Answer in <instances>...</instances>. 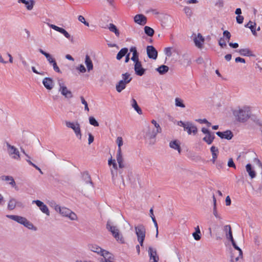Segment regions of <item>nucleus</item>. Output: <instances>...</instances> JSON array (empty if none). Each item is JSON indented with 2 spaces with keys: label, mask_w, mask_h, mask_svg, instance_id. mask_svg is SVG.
Listing matches in <instances>:
<instances>
[{
  "label": "nucleus",
  "mask_w": 262,
  "mask_h": 262,
  "mask_svg": "<svg viewBox=\"0 0 262 262\" xmlns=\"http://www.w3.org/2000/svg\"><path fill=\"white\" fill-rule=\"evenodd\" d=\"M233 114L237 121L245 122L250 118L251 112L249 106L245 105L234 110Z\"/></svg>",
  "instance_id": "obj_1"
},
{
  "label": "nucleus",
  "mask_w": 262,
  "mask_h": 262,
  "mask_svg": "<svg viewBox=\"0 0 262 262\" xmlns=\"http://www.w3.org/2000/svg\"><path fill=\"white\" fill-rule=\"evenodd\" d=\"M144 137L149 141V143L154 144L155 142V138L158 133H156L155 128L147 125L143 129Z\"/></svg>",
  "instance_id": "obj_2"
},
{
  "label": "nucleus",
  "mask_w": 262,
  "mask_h": 262,
  "mask_svg": "<svg viewBox=\"0 0 262 262\" xmlns=\"http://www.w3.org/2000/svg\"><path fill=\"white\" fill-rule=\"evenodd\" d=\"M178 125L183 127L184 130H186L188 135H195L198 132L196 126L190 122H184L180 121L178 122Z\"/></svg>",
  "instance_id": "obj_3"
},
{
  "label": "nucleus",
  "mask_w": 262,
  "mask_h": 262,
  "mask_svg": "<svg viewBox=\"0 0 262 262\" xmlns=\"http://www.w3.org/2000/svg\"><path fill=\"white\" fill-rule=\"evenodd\" d=\"M106 229L113 234L115 239L121 243H124V239L120 233L119 229L116 227L111 225L110 222L108 221L106 224Z\"/></svg>",
  "instance_id": "obj_4"
},
{
  "label": "nucleus",
  "mask_w": 262,
  "mask_h": 262,
  "mask_svg": "<svg viewBox=\"0 0 262 262\" xmlns=\"http://www.w3.org/2000/svg\"><path fill=\"white\" fill-rule=\"evenodd\" d=\"M117 164L116 163V162H114L113 163V167L111 169L112 180L115 185H118L120 188H122L125 186L124 180H123L122 177H121L120 178H119L118 180H116V179L115 178V176H117Z\"/></svg>",
  "instance_id": "obj_5"
},
{
  "label": "nucleus",
  "mask_w": 262,
  "mask_h": 262,
  "mask_svg": "<svg viewBox=\"0 0 262 262\" xmlns=\"http://www.w3.org/2000/svg\"><path fill=\"white\" fill-rule=\"evenodd\" d=\"M66 125L67 127L71 128L73 130L76 137L79 139H81L82 134L81 132L80 124L77 122H70L66 121L65 122Z\"/></svg>",
  "instance_id": "obj_6"
},
{
  "label": "nucleus",
  "mask_w": 262,
  "mask_h": 262,
  "mask_svg": "<svg viewBox=\"0 0 262 262\" xmlns=\"http://www.w3.org/2000/svg\"><path fill=\"white\" fill-rule=\"evenodd\" d=\"M59 209L58 212L63 216H66L70 219L72 221H75L77 220V215L70 209L64 207H58Z\"/></svg>",
  "instance_id": "obj_7"
},
{
  "label": "nucleus",
  "mask_w": 262,
  "mask_h": 262,
  "mask_svg": "<svg viewBox=\"0 0 262 262\" xmlns=\"http://www.w3.org/2000/svg\"><path fill=\"white\" fill-rule=\"evenodd\" d=\"M58 84L59 86V91L60 92L61 94L63 96L68 99H70L73 97L72 92L68 89L62 80L58 79Z\"/></svg>",
  "instance_id": "obj_8"
},
{
  "label": "nucleus",
  "mask_w": 262,
  "mask_h": 262,
  "mask_svg": "<svg viewBox=\"0 0 262 262\" xmlns=\"http://www.w3.org/2000/svg\"><path fill=\"white\" fill-rule=\"evenodd\" d=\"M7 151L9 155L13 159L19 160L20 159L19 152L15 146L10 145L9 143H6Z\"/></svg>",
  "instance_id": "obj_9"
},
{
  "label": "nucleus",
  "mask_w": 262,
  "mask_h": 262,
  "mask_svg": "<svg viewBox=\"0 0 262 262\" xmlns=\"http://www.w3.org/2000/svg\"><path fill=\"white\" fill-rule=\"evenodd\" d=\"M88 247L89 250L96 253L97 254L102 256H104L105 254L108 252L96 244H89Z\"/></svg>",
  "instance_id": "obj_10"
},
{
  "label": "nucleus",
  "mask_w": 262,
  "mask_h": 262,
  "mask_svg": "<svg viewBox=\"0 0 262 262\" xmlns=\"http://www.w3.org/2000/svg\"><path fill=\"white\" fill-rule=\"evenodd\" d=\"M135 228L137 238L145 237L146 229L143 224H139L136 226Z\"/></svg>",
  "instance_id": "obj_11"
},
{
  "label": "nucleus",
  "mask_w": 262,
  "mask_h": 262,
  "mask_svg": "<svg viewBox=\"0 0 262 262\" xmlns=\"http://www.w3.org/2000/svg\"><path fill=\"white\" fill-rule=\"evenodd\" d=\"M16 206L23 207L24 205L21 202L17 201L15 199L13 198H10L8 203L7 209L9 210H13Z\"/></svg>",
  "instance_id": "obj_12"
},
{
  "label": "nucleus",
  "mask_w": 262,
  "mask_h": 262,
  "mask_svg": "<svg viewBox=\"0 0 262 262\" xmlns=\"http://www.w3.org/2000/svg\"><path fill=\"white\" fill-rule=\"evenodd\" d=\"M49 26L54 30L62 33L67 38L70 39L71 41L73 40V37L65 29L53 24H49Z\"/></svg>",
  "instance_id": "obj_13"
},
{
  "label": "nucleus",
  "mask_w": 262,
  "mask_h": 262,
  "mask_svg": "<svg viewBox=\"0 0 262 262\" xmlns=\"http://www.w3.org/2000/svg\"><path fill=\"white\" fill-rule=\"evenodd\" d=\"M32 203H35L43 213H45L47 215H50V211L47 206L42 202L39 200H34Z\"/></svg>",
  "instance_id": "obj_14"
},
{
  "label": "nucleus",
  "mask_w": 262,
  "mask_h": 262,
  "mask_svg": "<svg viewBox=\"0 0 262 262\" xmlns=\"http://www.w3.org/2000/svg\"><path fill=\"white\" fill-rule=\"evenodd\" d=\"M148 57L152 59H156L158 56V52L152 46H148L146 48Z\"/></svg>",
  "instance_id": "obj_15"
},
{
  "label": "nucleus",
  "mask_w": 262,
  "mask_h": 262,
  "mask_svg": "<svg viewBox=\"0 0 262 262\" xmlns=\"http://www.w3.org/2000/svg\"><path fill=\"white\" fill-rule=\"evenodd\" d=\"M193 41L195 46L199 49H201L204 43L205 39L200 33H198L197 36L194 38Z\"/></svg>",
  "instance_id": "obj_16"
},
{
  "label": "nucleus",
  "mask_w": 262,
  "mask_h": 262,
  "mask_svg": "<svg viewBox=\"0 0 262 262\" xmlns=\"http://www.w3.org/2000/svg\"><path fill=\"white\" fill-rule=\"evenodd\" d=\"M216 135L222 139H226L227 140H230L233 137L232 133L228 130L223 132H217L216 133Z\"/></svg>",
  "instance_id": "obj_17"
},
{
  "label": "nucleus",
  "mask_w": 262,
  "mask_h": 262,
  "mask_svg": "<svg viewBox=\"0 0 262 262\" xmlns=\"http://www.w3.org/2000/svg\"><path fill=\"white\" fill-rule=\"evenodd\" d=\"M134 69L135 73L138 76H142L145 73V69L142 67L141 62L137 61L135 63Z\"/></svg>",
  "instance_id": "obj_18"
},
{
  "label": "nucleus",
  "mask_w": 262,
  "mask_h": 262,
  "mask_svg": "<svg viewBox=\"0 0 262 262\" xmlns=\"http://www.w3.org/2000/svg\"><path fill=\"white\" fill-rule=\"evenodd\" d=\"M44 86L49 90H51L54 86V81L51 78L46 77L42 80Z\"/></svg>",
  "instance_id": "obj_19"
},
{
  "label": "nucleus",
  "mask_w": 262,
  "mask_h": 262,
  "mask_svg": "<svg viewBox=\"0 0 262 262\" xmlns=\"http://www.w3.org/2000/svg\"><path fill=\"white\" fill-rule=\"evenodd\" d=\"M148 254L150 257V259L152 260L151 262H158L159 260V257L157 255V251L152 247H149L148 250Z\"/></svg>",
  "instance_id": "obj_20"
},
{
  "label": "nucleus",
  "mask_w": 262,
  "mask_h": 262,
  "mask_svg": "<svg viewBox=\"0 0 262 262\" xmlns=\"http://www.w3.org/2000/svg\"><path fill=\"white\" fill-rule=\"evenodd\" d=\"M6 217L21 225L24 224L26 220V218L25 217L16 215H7Z\"/></svg>",
  "instance_id": "obj_21"
},
{
  "label": "nucleus",
  "mask_w": 262,
  "mask_h": 262,
  "mask_svg": "<svg viewBox=\"0 0 262 262\" xmlns=\"http://www.w3.org/2000/svg\"><path fill=\"white\" fill-rule=\"evenodd\" d=\"M134 21L139 25H144L146 23V17L143 14H137L134 17Z\"/></svg>",
  "instance_id": "obj_22"
},
{
  "label": "nucleus",
  "mask_w": 262,
  "mask_h": 262,
  "mask_svg": "<svg viewBox=\"0 0 262 262\" xmlns=\"http://www.w3.org/2000/svg\"><path fill=\"white\" fill-rule=\"evenodd\" d=\"M2 178L3 180L8 182V183L9 185H10L12 187H14L16 189H17V187L16 186V183L12 176H4Z\"/></svg>",
  "instance_id": "obj_23"
},
{
  "label": "nucleus",
  "mask_w": 262,
  "mask_h": 262,
  "mask_svg": "<svg viewBox=\"0 0 262 262\" xmlns=\"http://www.w3.org/2000/svg\"><path fill=\"white\" fill-rule=\"evenodd\" d=\"M238 52L242 56L253 57L255 56V55L253 54L252 52L248 48L241 49L238 51Z\"/></svg>",
  "instance_id": "obj_24"
},
{
  "label": "nucleus",
  "mask_w": 262,
  "mask_h": 262,
  "mask_svg": "<svg viewBox=\"0 0 262 262\" xmlns=\"http://www.w3.org/2000/svg\"><path fill=\"white\" fill-rule=\"evenodd\" d=\"M214 138L215 136L214 133L211 132L208 134H206V136L203 138V140L209 145L212 143Z\"/></svg>",
  "instance_id": "obj_25"
},
{
  "label": "nucleus",
  "mask_w": 262,
  "mask_h": 262,
  "mask_svg": "<svg viewBox=\"0 0 262 262\" xmlns=\"http://www.w3.org/2000/svg\"><path fill=\"white\" fill-rule=\"evenodd\" d=\"M38 51L46 57L47 60L51 64L54 63L55 61H56L52 57L51 55H50L49 53L45 52L41 49H39Z\"/></svg>",
  "instance_id": "obj_26"
},
{
  "label": "nucleus",
  "mask_w": 262,
  "mask_h": 262,
  "mask_svg": "<svg viewBox=\"0 0 262 262\" xmlns=\"http://www.w3.org/2000/svg\"><path fill=\"white\" fill-rule=\"evenodd\" d=\"M246 169L248 173L249 176L251 179H253L256 176V172L252 168V165L250 164H247L246 166Z\"/></svg>",
  "instance_id": "obj_27"
},
{
  "label": "nucleus",
  "mask_w": 262,
  "mask_h": 262,
  "mask_svg": "<svg viewBox=\"0 0 262 262\" xmlns=\"http://www.w3.org/2000/svg\"><path fill=\"white\" fill-rule=\"evenodd\" d=\"M84 62L89 72L93 69V64L92 61L88 55L85 56Z\"/></svg>",
  "instance_id": "obj_28"
},
{
  "label": "nucleus",
  "mask_w": 262,
  "mask_h": 262,
  "mask_svg": "<svg viewBox=\"0 0 262 262\" xmlns=\"http://www.w3.org/2000/svg\"><path fill=\"white\" fill-rule=\"evenodd\" d=\"M243 257V251H240L239 254L237 255H235V253L232 252L230 262H238L239 259H242Z\"/></svg>",
  "instance_id": "obj_29"
},
{
  "label": "nucleus",
  "mask_w": 262,
  "mask_h": 262,
  "mask_svg": "<svg viewBox=\"0 0 262 262\" xmlns=\"http://www.w3.org/2000/svg\"><path fill=\"white\" fill-rule=\"evenodd\" d=\"M210 151L211 152L212 156V161L213 163H214L217 158L219 149L217 147H215L214 146H212L210 148Z\"/></svg>",
  "instance_id": "obj_30"
},
{
  "label": "nucleus",
  "mask_w": 262,
  "mask_h": 262,
  "mask_svg": "<svg viewBox=\"0 0 262 262\" xmlns=\"http://www.w3.org/2000/svg\"><path fill=\"white\" fill-rule=\"evenodd\" d=\"M83 179L85 182V183L87 184H89L90 188H92L93 187V182L91 180V177L90 174L88 172H84L82 174Z\"/></svg>",
  "instance_id": "obj_31"
},
{
  "label": "nucleus",
  "mask_w": 262,
  "mask_h": 262,
  "mask_svg": "<svg viewBox=\"0 0 262 262\" xmlns=\"http://www.w3.org/2000/svg\"><path fill=\"white\" fill-rule=\"evenodd\" d=\"M156 70L161 75H163L167 73L169 70V67L165 65H162L157 68Z\"/></svg>",
  "instance_id": "obj_32"
},
{
  "label": "nucleus",
  "mask_w": 262,
  "mask_h": 262,
  "mask_svg": "<svg viewBox=\"0 0 262 262\" xmlns=\"http://www.w3.org/2000/svg\"><path fill=\"white\" fill-rule=\"evenodd\" d=\"M126 84L124 83L123 81H119L116 85V91L118 93H120L126 88Z\"/></svg>",
  "instance_id": "obj_33"
},
{
  "label": "nucleus",
  "mask_w": 262,
  "mask_h": 262,
  "mask_svg": "<svg viewBox=\"0 0 262 262\" xmlns=\"http://www.w3.org/2000/svg\"><path fill=\"white\" fill-rule=\"evenodd\" d=\"M25 227L29 229L33 230V231H36L37 228L35 227L33 224L30 222L29 221H28L27 219L24 222V224H23Z\"/></svg>",
  "instance_id": "obj_34"
},
{
  "label": "nucleus",
  "mask_w": 262,
  "mask_h": 262,
  "mask_svg": "<svg viewBox=\"0 0 262 262\" xmlns=\"http://www.w3.org/2000/svg\"><path fill=\"white\" fill-rule=\"evenodd\" d=\"M169 146L172 148L177 150L179 153L181 152L180 144L177 140L171 141L169 143Z\"/></svg>",
  "instance_id": "obj_35"
},
{
  "label": "nucleus",
  "mask_w": 262,
  "mask_h": 262,
  "mask_svg": "<svg viewBox=\"0 0 262 262\" xmlns=\"http://www.w3.org/2000/svg\"><path fill=\"white\" fill-rule=\"evenodd\" d=\"M131 105L135 110L139 114H142V110L138 106L136 100L135 99H132L131 100Z\"/></svg>",
  "instance_id": "obj_36"
},
{
  "label": "nucleus",
  "mask_w": 262,
  "mask_h": 262,
  "mask_svg": "<svg viewBox=\"0 0 262 262\" xmlns=\"http://www.w3.org/2000/svg\"><path fill=\"white\" fill-rule=\"evenodd\" d=\"M128 52V49L124 48L121 49V50L118 53L116 58L117 60H120L123 56H124Z\"/></svg>",
  "instance_id": "obj_37"
},
{
  "label": "nucleus",
  "mask_w": 262,
  "mask_h": 262,
  "mask_svg": "<svg viewBox=\"0 0 262 262\" xmlns=\"http://www.w3.org/2000/svg\"><path fill=\"white\" fill-rule=\"evenodd\" d=\"M122 79L120 81H123V82L126 84L130 82L132 80V78L130 77V74L128 73H126L125 74H123L122 75Z\"/></svg>",
  "instance_id": "obj_38"
},
{
  "label": "nucleus",
  "mask_w": 262,
  "mask_h": 262,
  "mask_svg": "<svg viewBox=\"0 0 262 262\" xmlns=\"http://www.w3.org/2000/svg\"><path fill=\"white\" fill-rule=\"evenodd\" d=\"M108 29L110 31L114 32L117 36L118 37L119 36L120 32L115 25L113 24H110Z\"/></svg>",
  "instance_id": "obj_39"
},
{
  "label": "nucleus",
  "mask_w": 262,
  "mask_h": 262,
  "mask_svg": "<svg viewBox=\"0 0 262 262\" xmlns=\"http://www.w3.org/2000/svg\"><path fill=\"white\" fill-rule=\"evenodd\" d=\"M174 102H175V105L176 106L180 107H182V108L185 107V105L183 103V100L182 99L177 97L175 98Z\"/></svg>",
  "instance_id": "obj_40"
},
{
  "label": "nucleus",
  "mask_w": 262,
  "mask_h": 262,
  "mask_svg": "<svg viewBox=\"0 0 262 262\" xmlns=\"http://www.w3.org/2000/svg\"><path fill=\"white\" fill-rule=\"evenodd\" d=\"M23 4L26 5L27 9L28 10H31L33 8V6L34 5V1L33 0H30V1L25 0V1L23 2Z\"/></svg>",
  "instance_id": "obj_41"
},
{
  "label": "nucleus",
  "mask_w": 262,
  "mask_h": 262,
  "mask_svg": "<svg viewBox=\"0 0 262 262\" xmlns=\"http://www.w3.org/2000/svg\"><path fill=\"white\" fill-rule=\"evenodd\" d=\"M144 32L145 34L149 36H152L154 34V29L148 26H145L144 27Z\"/></svg>",
  "instance_id": "obj_42"
},
{
  "label": "nucleus",
  "mask_w": 262,
  "mask_h": 262,
  "mask_svg": "<svg viewBox=\"0 0 262 262\" xmlns=\"http://www.w3.org/2000/svg\"><path fill=\"white\" fill-rule=\"evenodd\" d=\"M151 123L154 125L155 126V128L156 130V133H161L162 132V128L161 127H160V125L159 123H158L156 121H155V120H152L151 121Z\"/></svg>",
  "instance_id": "obj_43"
},
{
  "label": "nucleus",
  "mask_w": 262,
  "mask_h": 262,
  "mask_svg": "<svg viewBox=\"0 0 262 262\" xmlns=\"http://www.w3.org/2000/svg\"><path fill=\"white\" fill-rule=\"evenodd\" d=\"M183 11L188 17H190L192 15V12L190 8L186 6L184 8Z\"/></svg>",
  "instance_id": "obj_44"
},
{
  "label": "nucleus",
  "mask_w": 262,
  "mask_h": 262,
  "mask_svg": "<svg viewBox=\"0 0 262 262\" xmlns=\"http://www.w3.org/2000/svg\"><path fill=\"white\" fill-rule=\"evenodd\" d=\"M231 242L232 243V244L233 247L236 250V251H233V252H234L235 253V255H238L239 252L240 251H242V250H241V249H240L239 248V247H238L237 246V245H236V243L235 242L234 240H233V241H232Z\"/></svg>",
  "instance_id": "obj_45"
},
{
  "label": "nucleus",
  "mask_w": 262,
  "mask_h": 262,
  "mask_svg": "<svg viewBox=\"0 0 262 262\" xmlns=\"http://www.w3.org/2000/svg\"><path fill=\"white\" fill-rule=\"evenodd\" d=\"M116 158L118 163L123 162V158L121 154V149H118Z\"/></svg>",
  "instance_id": "obj_46"
},
{
  "label": "nucleus",
  "mask_w": 262,
  "mask_h": 262,
  "mask_svg": "<svg viewBox=\"0 0 262 262\" xmlns=\"http://www.w3.org/2000/svg\"><path fill=\"white\" fill-rule=\"evenodd\" d=\"M89 122L90 124L93 125L94 126H98L99 123L95 119V118L93 117H89Z\"/></svg>",
  "instance_id": "obj_47"
},
{
  "label": "nucleus",
  "mask_w": 262,
  "mask_h": 262,
  "mask_svg": "<svg viewBox=\"0 0 262 262\" xmlns=\"http://www.w3.org/2000/svg\"><path fill=\"white\" fill-rule=\"evenodd\" d=\"M223 35L226 38L227 41L229 42V40L231 36L230 33L227 30L224 31L223 32Z\"/></svg>",
  "instance_id": "obj_48"
},
{
  "label": "nucleus",
  "mask_w": 262,
  "mask_h": 262,
  "mask_svg": "<svg viewBox=\"0 0 262 262\" xmlns=\"http://www.w3.org/2000/svg\"><path fill=\"white\" fill-rule=\"evenodd\" d=\"M80 99L81 103L84 105V110L88 112L89 111V108L88 107V104L87 102L85 100L84 97L83 96L80 97Z\"/></svg>",
  "instance_id": "obj_49"
},
{
  "label": "nucleus",
  "mask_w": 262,
  "mask_h": 262,
  "mask_svg": "<svg viewBox=\"0 0 262 262\" xmlns=\"http://www.w3.org/2000/svg\"><path fill=\"white\" fill-rule=\"evenodd\" d=\"M26 161L31 165L33 166L36 169L38 170L41 174H43L42 171L39 167H38L35 164L33 163L30 160L26 159Z\"/></svg>",
  "instance_id": "obj_50"
},
{
  "label": "nucleus",
  "mask_w": 262,
  "mask_h": 262,
  "mask_svg": "<svg viewBox=\"0 0 262 262\" xmlns=\"http://www.w3.org/2000/svg\"><path fill=\"white\" fill-rule=\"evenodd\" d=\"M219 45L221 48H224L227 46L226 43L224 38L221 37L219 40Z\"/></svg>",
  "instance_id": "obj_51"
},
{
  "label": "nucleus",
  "mask_w": 262,
  "mask_h": 262,
  "mask_svg": "<svg viewBox=\"0 0 262 262\" xmlns=\"http://www.w3.org/2000/svg\"><path fill=\"white\" fill-rule=\"evenodd\" d=\"M78 19L79 21L84 24L85 26L89 27V24L87 21H85L84 17L82 15H79L78 16Z\"/></svg>",
  "instance_id": "obj_52"
},
{
  "label": "nucleus",
  "mask_w": 262,
  "mask_h": 262,
  "mask_svg": "<svg viewBox=\"0 0 262 262\" xmlns=\"http://www.w3.org/2000/svg\"><path fill=\"white\" fill-rule=\"evenodd\" d=\"M116 142L118 146V149H121V146L123 145V139H122V137H118L117 138Z\"/></svg>",
  "instance_id": "obj_53"
},
{
  "label": "nucleus",
  "mask_w": 262,
  "mask_h": 262,
  "mask_svg": "<svg viewBox=\"0 0 262 262\" xmlns=\"http://www.w3.org/2000/svg\"><path fill=\"white\" fill-rule=\"evenodd\" d=\"M50 205L51 207L54 208V209L58 212L59 209L57 208L58 207H60L58 205H57L55 202L52 201L50 203Z\"/></svg>",
  "instance_id": "obj_54"
},
{
  "label": "nucleus",
  "mask_w": 262,
  "mask_h": 262,
  "mask_svg": "<svg viewBox=\"0 0 262 262\" xmlns=\"http://www.w3.org/2000/svg\"><path fill=\"white\" fill-rule=\"evenodd\" d=\"M76 69L81 73H85L86 72V69L83 64H80L76 68Z\"/></svg>",
  "instance_id": "obj_55"
},
{
  "label": "nucleus",
  "mask_w": 262,
  "mask_h": 262,
  "mask_svg": "<svg viewBox=\"0 0 262 262\" xmlns=\"http://www.w3.org/2000/svg\"><path fill=\"white\" fill-rule=\"evenodd\" d=\"M51 64L53 66V69L54 70V71H55L56 72L59 73H61V72L60 70L59 67L57 65V63H56V61H55L54 63H53Z\"/></svg>",
  "instance_id": "obj_56"
},
{
  "label": "nucleus",
  "mask_w": 262,
  "mask_h": 262,
  "mask_svg": "<svg viewBox=\"0 0 262 262\" xmlns=\"http://www.w3.org/2000/svg\"><path fill=\"white\" fill-rule=\"evenodd\" d=\"M131 60L133 61L135 63L139 61L138 58V53L133 54V56L131 58Z\"/></svg>",
  "instance_id": "obj_57"
},
{
  "label": "nucleus",
  "mask_w": 262,
  "mask_h": 262,
  "mask_svg": "<svg viewBox=\"0 0 262 262\" xmlns=\"http://www.w3.org/2000/svg\"><path fill=\"white\" fill-rule=\"evenodd\" d=\"M171 48L170 47H168L165 49V53L168 57H170L171 56Z\"/></svg>",
  "instance_id": "obj_58"
},
{
  "label": "nucleus",
  "mask_w": 262,
  "mask_h": 262,
  "mask_svg": "<svg viewBox=\"0 0 262 262\" xmlns=\"http://www.w3.org/2000/svg\"><path fill=\"white\" fill-rule=\"evenodd\" d=\"M228 166L229 167H233L234 168H236L235 165L233 161V159L232 158L229 159L228 162Z\"/></svg>",
  "instance_id": "obj_59"
},
{
  "label": "nucleus",
  "mask_w": 262,
  "mask_h": 262,
  "mask_svg": "<svg viewBox=\"0 0 262 262\" xmlns=\"http://www.w3.org/2000/svg\"><path fill=\"white\" fill-rule=\"evenodd\" d=\"M255 26H256V23H254V25H251L249 27V28L250 29L252 34L254 35H256V30H255Z\"/></svg>",
  "instance_id": "obj_60"
},
{
  "label": "nucleus",
  "mask_w": 262,
  "mask_h": 262,
  "mask_svg": "<svg viewBox=\"0 0 262 262\" xmlns=\"http://www.w3.org/2000/svg\"><path fill=\"white\" fill-rule=\"evenodd\" d=\"M192 236L195 240L199 241L201 239V233L194 232Z\"/></svg>",
  "instance_id": "obj_61"
},
{
  "label": "nucleus",
  "mask_w": 262,
  "mask_h": 262,
  "mask_svg": "<svg viewBox=\"0 0 262 262\" xmlns=\"http://www.w3.org/2000/svg\"><path fill=\"white\" fill-rule=\"evenodd\" d=\"M20 59L21 61L22 64L24 66V67L26 69H28L29 68V64L27 63V62L23 57H20Z\"/></svg>",
  "instance_id": "obj_62"
},
{
  "label": "nucleus",
  "mask_w": 262,
  "mask_h": 262,
  "mask_svg": "<svg viewBox=\"0 0 262 262\" xmlns=\"http://www.w3.org/2000/svg\"><path fill=\"white\" fill-rule=\"evenodd\" d=\"M236 20L238 24H242L244 20V17L242 15H237L236 17Z\"/></svg>",
  "instance_id": "obj_63"
},
{
  "label": "nucleus",
  "mask_w": 262,
  "mask_h": 262,
  "mask_svg": "<svg viewBox=\"0 0 262 262\" xmlns=\"http://www.w3.org/2000/svg\"><path fill=\"white\" fill-rule=\"evenodd\" d=\"M213 214L215 216L216 218L219 219L220 220L222 219L220 215L217 213L216 207H213Z\"/></svg>",
  "instance_id": "obj_64"
}]
</instances>
